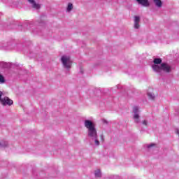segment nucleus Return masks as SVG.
I'll use <instances>...</instances> for the list:
<instances>
[{
    "mask_svg": "<svg viewBox=\"0 0 179 179\" xmlns=\"http://www.w3.org/2000/svg\"><path fill=\"white\" fill-rule=\"evenodd\" d=\"M84 125L87 129H88V136L91 138V139H95V145L99 146L100 145V141L97 139V130L96 129V126L93 124V122L90 120H85Z\"/></svg>",
    "mask_w": 179,
    "mask_h": 179,
    "instance_id": "f257e3e1",
    "label": "nucleus"
},
{
    "mask_svg": "<svg viewBox=\"0 0 179 179\" xmlns=\"http://www.w3.org/2000/svg\"><path fill=\"white\" fill-rule=\"evenodd\" d=\"M152 69L155 72L160 73L162 71L166 73H170L171 72V66L169 65L167 63H162L160 66L153 65Z\"/></svg>",
    "mask_w": 179,
    "mask_h": 179,
    "instance_id": "f03ea898",
    "label": "nucleus"
},
{
    "mask_svg": "<svg viewBox=\"0 0 179 179\" xmlns=\"http://www.w3.org/2000/svg\"><path fill=\"white\" fill-rule=\"evenodd\" d=\"M3 93L0 91V101L3 106H12L13 104V101L8 96L2 98Z\"/></svg>",
    "mask_w": 179,
    "mask_h": 179,
    "instance_id": "7ed1b4c3",
    "label": "nucleus"
},
{
    "mask_svg": "<svg viewBox=\"0 0 179 179\" xmlns=\"http://www.w3.org/2000/svg\"><path fill=\"white\" fill-rule=\"evenodd\" d=\"M61 59L64 66L67 68V69H69L72 66V62L69 56H62Z\"/></svg>",
    "mask_w": 179,
    "mask_h": 179,
    "instance_id": "20e7f679",
    "label": "nucleus"
},
{
    "mask_svg": "<svg viewBox=\"0 0 179 179\" xmlns=\"http://www.w3.org/2000/svg\"><path fill=\"white\" fill-rule=\"evenodd\" d=\"M139 22H141V18L139 16L134 17V29H138L140 27Z\"/></svg>",
    "mask_w": 179,
    "mask_h": 179,
    "instance_id": "39448f33",
    "label": "nucleus"
},
{
    "mask_svg": "<svg viewBox=\"0 0 179 179\" xmlns=\"http://www.w3.org/2000/svg\"><path fill=\"white\" fill-rule=\"evenodd\" d=\"M29 3L31 4L34 9H40V8H41L40 3L36 2V1H29Z\"/></svg>",
    "mask_w": 179,
    "mask_h": 179,
    "instance_id": "423d86ee",
    "label": "nucleus"
},
{
    "mask_svg": "<svg viewBox=\"0 0 179 179\" xmlns=\"http://www.w3.org/2000/svg\"><path fill=\"white\" fill-rule=\"evenodd\" d=\"M138 5H141V6H149L150 3L148 1H138Z\"/></svg>",
    "mask_w": 179,
    "mask_h": 179,
    "instance_id": "0eeeda50",
    "label": "nucleus"
},
{
    "mask_svg": "<svg viewBox=\"0 0 179 179\" xmlns=\"http://www.w3.org/2000/svg\"><path fill=\"white\" fill-rule=\"evenodd\" d=\"M95 177L101 178V171L100 169H96L94 172Z\"/></svg>",
    "mask_w": 179,
    "mask_h": 179,
    "instance_id": "6e6552de",
    "label": "nucleus"
},
{
    "mask_svg": "<svg viewBox=\"0 0 179 179\" xmlns=\"http://www.w3.org/2000/svg\"><path fill=\"white\" fill-rule=\"evenodd\" d=\"M154 3L158 8H162V6L163 5V2H162V1H154Z\"/></svg>",
    "mask_w": 179,
    "mask_h": 179,
    "instance_id": "1a4fd4ad",
    "label": "nucleus"
},
{
    "mask_svg": "<svg viewBox=\"0 0 179 179\" xmlns=\"http://www.w3.org/2000/svg\"><path fill=\"white\" fill-rule=\"evenodd\" d=\"M153 62H154V64H155L154 65H159V64H162V59H160V58L154 59Z\"/></svg>",
    "mask_w": 179,
    "mask_h": 179,
    "instance_id": "9d476101",
    "label": "nucleus"
},
{
    "mask_svg": "<svg viewBox=\"0 0 179 179\" xmlns=\"http://www.w3.org/2000/svg\"><path fill=\"white\" fill-rule=\"evenodd\" d=\"M72 9H73V4H72L71 3H69V4L67 6V11L71 12V10H72Z\"/></svg>",
    "mask_w": 179,
    "mask_h": 179,
    "instance_id": "9b49d317",
    "label": "nucleus"
},
{
    "mask_svg": "<svg viewBox=\"0 0 179 179\" xmlns=\"http://www.w3.org/2000/svg\"><path fill=\"white\" fill-rule=\"evenodd\" d=\"M135 122H139V115L138 113H134V117Z\"/></svg>",
    "mask_w": 179,
    "mask_h": 179,
    "instance_id": "f8f14e48",
    "label": "nucleus"
},
{
    "mask_svg": "<svg viewBox=\"0 0 179 179\" xmlns=\"http://www.w3.org/2000/svg\"><path fill=\"white\" fill-rule=\"evenodd\" d=\"M148 96L150 100H153L155 99V94H152V92H148Z\"/></svg>",
    "mask_w": 179,
    "mask_h": 179,
    "instance_id": "ddd939ff",
    "label": "nucleus"
},
{
    "mask_svg": "<svg viewBox=\"0 0 179 179\" xmlns=\"http://www.w3.org/2000/svg\"><path fill=\"white\" fill-rule=\"evenodd\" d=\"M138 111H139V108H138V106H134L133 108V112L134 113V114H138Z\"/></svg>",
    "mask_w": 179,
    "mask_h": 179,
    "instance_id": "4468645a",
    "label": "nucleus"
},
{
    "mask_svg": "<svg viewBox=\"0 0 179 179\" xmlns=\"http://www.w3.org/2000/svg\"><path fill=\"white\" fill-rule=\"evenodd\" d=\"M0 83H5V78H3V76L0 74Z\"/></svg>",
    "mask_w": 179,
    "mask_h": 179,
    "instance_id": "2eb2a0df",
    "label": "nucleus"
},
{
    "mask_svg": "<svg viewBox=\"0 0 179 179\" xmlns=\"http://www.w3.org/2000/svg\"><path fill=\"white\" fill-rule=\"evenodd\" d=\"M99 138L101 142H104V136L103 134H100Z\"/></svg>",
    "mask_w": 179,
    "mask_h": 179,
    "instance_id": "dca6fc26",
    "label": "nucleus"
},
{
    "mask_svg": "<svg viewBox=\"0 0 179 179\" xmlns=\"http://www.w3.org/2000/svg\"><path fill=\"white\" fill-rule=\"evenodd\" d=\"M143 125H148V122L146 120L143 121Z\"/></svg>",
    "mask_w": 179,
    "mask_h": 179,
    "instance_id": "f3484780",
    "label": "nucleus"
},
{
    "mask_svg": "<svg viewBox=\"0 0 179 179\" xmlns=\"http://www.w3.org/2000/svg\"><path fill=\"white\" fill-rule=\"evenodd\" d=\"M152 146H155V144H151V145H148V148H152Z\"/></svg>",
    "mask_w": 179,
    "mask_h": 179,
    "instance_id": "a211bd4d",
    "label": "nucleus"
},
{
    "mask_svg": "<svg viewBox=\"0 0 179 179\" xmlns=\"http://www.w3.org/2000/svg\"><path fill=\"white\" fill-rule=\"evenodd\" d=\"M136 1H148V0H136Z\"/></svg>",
    "mask_w": 179,
    "mask_h": 179,
    "instance_id": "6ab92c4d",
    "label": "nucleus"
}]
</instances>
